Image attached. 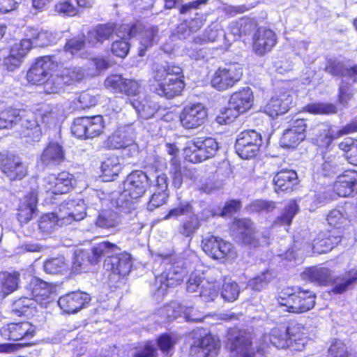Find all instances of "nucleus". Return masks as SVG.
<instances>
[{
	"label": "nucleus",
	"mask_w": 357,
	"mask_h": 357,
	"mask_svg": "<svg viewBox=\"0 0 357 357\" xmlns=\"http://www.w3.org/2000/svg\"><path fill=\"white\" fill-rule=\"evenodd\" d=\"M13 128L20 138H26L28 142H38L42 136L41 128L33 115L10 107L0 112V129Z\"/></svg>",
	"instance_id": "obj_1"
},
{
	"label": "nucleus",
	"mask_w": 357,
	"mask_h": 357,
	"mask_svg": "<svg viewBox=\"0 0 357 357\" xmlns=\"http://www.w3.org/2000/svg\"><path fill=\"white\" fill-rule=\"evenodd\" d=\"M153 74L158 84L153 91L157 95L167 99H172L181 94L185 84L182 79L181 68L173 63L167 61L155 63L153 66Z\"/></svg>",
	"instance_id": "obj_2"
},
{
	"label": "nucleus",
	"mask_w": 357,
	"mask_h": 357,
	"mask_svg": "<svg viewBox=\"0 0 357 357\" xmlns=\"http://www.w3.org/2000/svg\"><path fill=\"white\" fill-rule=\"evenodd\" d=\"M149 176L141 170L131 172L124 181L123 190L117 196L113 195L112 204L120 211L128 212L135 208L133 199L141 197L149 185Z\"/></svg>",
	"instance_id": "obj_3"
},
{
	"label": "nucleus",
	"mask_w": 357,
	"mask_h": 357,
	"mask_svg": "<svg viewBox=\"0 0 357 357\" xmlns=\"http://www.w3.org/2000/svg\"><path fill=\"white\" fill-rule=\"evenodd\" d=\"M231 233L236 243L249 248L268 244L267 236L257 230L250 218L235 219L231 226Z\"/></svg>",
	"instance_id": "obj_4"
},
{
	"label": "nucleus",
	"mask_w": 357,
	"mask_h": 357,
	"mask_svg": "<svg viewBox=\"0 0 357 357\" xmlns=\"http://www.w3.org/2000/svg\"><path fill=\"white\" fill-rule=\"evenodd\" d=\"M278 304L291 313H303L312 309L315 305V294L310 291L287 289L278 298Z\"/></svg>",
	"instance_id": "obj_5"
},
{
	"label": "nucleus",
	"mask_w": 357,
	"mask_h": 357,
	"mask_svg": "<svg viewBox=\"0 0 357 357\" xmlns=\"http://www.w3.org/2000/svg\"><path fill=\"white\" fill-rule=\"evenodd\" d=\"M301 328H303L302 324H296L290 326L273 328L268 334L264 335L260 339L259 345L257 347V354L264 356L269 353V344L282 349L290 347L293 339L290 335H295V331Z\"/></svg>",
	"instance_id": "obj_6"
},
{
	"label": "nucleus",
	"mask_w": 357,
	"mask_h": 357,
	"mask_svg": "<svg viewBox=\"0 0 357 357\" xmlns=\"http://www.w3.org/2000/svg\"><path fill=\"white\" fill-rule=\"evenodd\" d=\"M218 149V144L215 139L198 137L185 143L183 154L188 161L198 163L215 156Z\"/></svg>",
	"instance_id": "obj_7"
},
{
	"label": "nucleus",
	"mask_w": 357,
	"mask_h": 357,
	"mask_svg": "<svg viewBox=\"0 0 357 357\" xmlns=\"http://www.w3.org/2000/svg\"><path fill=\"white\" fill-rule=\"evenodd\" d=\"M226 348L232 354L231 357H257L252 347L251 335L245 331L231 328L228 331Z\"/></svg>",
	"instance_id": "obj_8"
},
{
	"label": "nucleus",
	"mask_w": 357,
	"mask_h": 357,
	"mask_svg": "<svg viewBox=\"0 0 357 357\" xmlns=\"http://www.w3.org/2000/svg\"><path fill=\"white\" fill-rule=\"evenodd\" d=\"M83 77L84 73L79 68H64L56 74L51 73L41 85L46 93H57L63 90L65 86L79 82Z\"/></svg>",
	"instance_id": "obj_9"
},
{
	"label": "nucleus",
	"mask_w": 357,
	"mask_h": 357,
	"mask_svg": "<svg viewBox=\"0 0 357 357\" xmlns=\"http://www.w3.org/2000/svg\"><path fill=\"white\" fill-rule=\"evenodd\" d=\"M62 62L59 55H47L38 58L26 73V79L33 84L41 85Z\"/></svg>",
	"instance_id": "obj_10"
},
{
	"label": "nucleus",
	"mask_w": 357,
	"mask_h": 357,
	"mask_svg": "<svg viewBox=\"0 0 357 357\" xmlns=\"http://www.w3.org/2000/svg\"><path fill=\"white\" fill-rule=\"evenodd\" d=\"M262 145L263 139L260 132L255 130H246L238 135L235 150L241 158L250 159L257 155Z\"/></svg>",
	"instance_id": "obj_11"
},
{
	"label": "nucleus",
	"mask_w": 357,
	"mask_h": 357,
	"mask_svg": "<svg viewBox=\"0 0 357 357\" xmlns=\"http://www.w3.org/2000/svg\"><path fill=\"white\" fill-rule=\"evenodd\" d=\"M3 339L10 341H24L22 347L30 346L29 341L36 335V326L29 321L12 322L0 328Z\"/></svg>",
	"instance_id": "obj_12"
},
{
	"label": "nucleus",
	"mask_w": 357,
	"mask_h": 357,
	"mask_svg": "<svg viewBox=\"0 0 357 357\" xmlns=\"http://www.w3.org/2000/svg\"><path fill=\"white\" fill-rule=\"evenodd\" d=\"M243 75V68L241 64L229 63L224 68H219L213 74L211 79V86L218 91H223L231 88Z\"/></svg>",
	"instance_id": "obj_13"
},
{
	"label": "nucleus",
	"mask_w": 357,
	"mask_h": 357,
	"mask_svg": "<svg viewBox=\"0 0 357 357\" xmlns=\"http://www.w3.org/2000/svg\"><path fill=\"white\" fill-rule=\"evenodd\" d=\"M350 128L351 126L347 124L342 129L336 130L329 125L319 123L314 128H310L312 129L310 135H314V140L317 146L327 149L334 139L350 134Z\"/></svg>",
	"instance_id": "obj_14"
},
{
	"label": "nucleus",
	"mask_w": 357,
	"mask_h": 357,
	"mask_svg": "<svg viewBox=\"0 0 357 357\" xmlns=\"http://www.w3.org/2000/svg\"><path fill=\"white\" fill-rule=\"evenodd\" d=\"M207 116V109L202 103H196L185 105L180 113L179 120L185 129H195L202 126Z\"/></svg>",
	"instance_id": "obj_15"
},
{
	"label": "nucleus",
	"mask_w": 357,
	"mask_h": 357,
	"mask_svg": "<svg viewBox=\"0 0 357 357\" xmlns=\"http://www.w3.org/2000/svg\"><path fill=\"white\" fill-rule=\"evenodd\" d=\"M130 126L119 128L106 142L107 146L110 149H123L129 151L128 155L132 156L137 153V146L134 143L133 135Z\"/></svg>",
	"instance_id": "obj_16"
},
{
	"label": "nucleus",
	"mask_w": 357,
	"mask_h": 357,
	"mask_svg": "<svg viewBox=\"0 0 357 357\" xmlns=\"http://www.w3.org/2000/svg\"><path fill=\"white\" fill-rule=\"evenodd\" d=\"M304 119H297L288 129H286L280 139V144L284 148H294L305 139L307 134L310 135L311 128Z\"/></svg>",
	"instance_id": "obj_17"
},
{
	"label": "nucleus",
	"mask_w": 357,
	"mask_h": 357,
	"mask_svg": "<svg viewBox=\"0 0 357 357\" xmlns=\"http://www.w3.org/2000/svg\"><path fill=\"white\" fill-rule=\"evenodd\" d=\"M184 274V270L178 266L167 264L165 271L155 278L156 291L164 295L167 288L174 287L183 281Z\"/></svg>",
	"instance_id": "obj_18"
},
{
	"label": "nucleus",
	"mask_w": 357,
	"mask_h": 357,
	"mask_svg": "<svg viewBox=\"0 0 357 357\" xmlns=\"http://www.w3.org/2000/svg\"><path fill=\"white\" fill-rule=\"evenodd\" d=\"M91 300V296L84 291H73L59 298L58 305L66 313H77L88 306Z\"/></svg>",
	"instance_id": "obj_19"
},
{
	"label": "nucleus",
	"mask_w": 357,
	"mask_h": 357,
	"mask_svg": "<svg viewBox=\"0 0 357 357\" xmlns=\"http://www.w3.org/2000/svg\"><path fill=\"white\" fill-rule=\"evenodd\" d=\"M104 85L106 89L113 93L125 94L128 96L137 95L139 89V84L137 81L124 78L118 74L108 76L104 82Z\"/></svg>",
	"instance_id": "obj_20"
},
{
	"label": "nucleus",
	"mask_w": 357,
	"mask_h": 357,
	"mask_svg": "<svg viewBox=\"0 0 357 357\" xmlns=\"http://www.w3.org/2000/svg\"><path fill=\"white\" fill-rule=\"evenodd\" d=\"M74 176L68 172H61L58 174H50L44 178L47 191L55 195L68 192L73 188Z\"/></svg>",
	"instance_id": "obj_21"
},
{
	"label": "nucleus",
	"mask_w": 357,
	"mask_h": 357,
	"mask_svg": "<svg viewBox=\"0 0 357 357\" xmlns=\"http://www.w3.org/2000/svg\"><path fill=\"white\" fill-rule=\"evenodd\" d=\"M66 159L65 151L58 142H51L44 149L38 161L43 168H54L60 165Z\"/></svg>",
	"instance_id": "obj_22"
},
{
	"label": "nucleus",
	"mask_w": 357,
	"mask_h": 357,
	"mask_svg": "<svg viewBox=\"0 0 357 357\" xmlns=\"http://www.w3.org/2000/svg\"><path fill=\"white\" fill-rule=\"evenodd\" d=\"M276 40V35L272 30L259 27L253 36V50L257 54L263 56L272 50Z\"/></svg>",
	"instance_id": "obj_23"
},
{
	"label": "nucleus",
	"mask_w": 357,
	"mask_h": 357,
	"mask_svg": "<svg viewBox=\"0 0 357 357\" xmlns=\"http://www.w3.org/2000/svg\"><path fill=\"white\" fill-rule=\"evenodd\" d=\"M294 98L289 93H282L272 97L264 107V112L274 118L288 112L293 106Z\"/></svg>",
	"instance_id": "obj_24"
},
{
	"label": "nucleus",
	"mask_w": 357,
	"mask_h": 357,
	"mask_svg": "<svg viewBox=\"0 0 357 357\" xmlns=\"http://www.w3.org/2000/svg\"><path fill=\"white\" fill-rule=\"evenodd\" d=\"M342 241L340 231L331 230L327 232L318 234L312 243V249L314 253L323 254L331 251Z\"/></svg>",
	"instance_id": "obj_25"
},
{
	"label": "nucleus",
	"mask_w": 357,
	"mask_h": 357,
	"mask_svg": "<svg viewBox=\"0 0 357 357\" xmlns=\"http://www.w3.org/2000/svg\"><path fill=\"white\" fill-rule=\"evenodd\" d=\"M104 267L114 274L125 276L132 268L131 256L126 252H120L116 256H112L104 261Z\"/></svg>",
	"instance_id": "obj_26"
},
{
	"label": "nucleus",
	"mask_w": 357,
	"mask_h": 357,
	"mask_svg": "<svg viewBox=\"0 0 357 357\" xmlns=\"http://www.w3.org/2000/svg\"><path fill=\"white\" fill-rule=\"evenodd\" d=\"M334 190L340 197H349L357 190V172L347 170L337 177Z\"/></svg>",
	"instance_id": "obj_27"
},
{
	"label": "nucleus",
	"mask_w": 357,
	"mask_h": 357,
	"mask_svg": "<svg viewBox=\"0 0 357 357\" xmlns=\"http://www.w3.org/2000/svg\"><path fill=\"white\" fill-rule=\"evenodd\" d=\"M333 271L327 267L312 266L301 273V278L319 286H328L333 280Z\"/></svg>",
	"instance_id": "obj_28"
},
{
	"label": "nucleus",
	"mask_w": 357,
	"mask_h": 357,
	"mask_svg": "<svg viewBox=\"0 0 357 357\" xmlns=\"http://www.w3.org/2000/svg\"><path fill=\"white\" fill-rule=\"evenodd\" d=\"M192 351L197 352L199 357H216L220 348L219 339L208 334L197 342Z\"/></svg>",
	"instance_id": "obj_29"
},
{
	"label": "nucleus",
	"mask_w": 357,
	"mask_h": 357,
	"mask_svg": "<svg viewBox=\"0 0 357 357\" xmlns=\"http://www.w3.org/2000/svg\"><path fill=\"white\" fill-rule=\"evenodd\" d=\"M97 258L93 250H79L75 252L72 262L71 271L73 273L78 274L82 272L88 271L91 265L96 264Z\"/></svg>",
	"instance_id": "obj_30"
},
{
	"label": "nucleus",
	"mask_w": 357,
	"mask_h": 357,
	"mask_svg": "<svg viewBox=\"0 0 357 357\" xmlns=\"http://www.w3.org/2000/svg\"><path fill=\"white\" fill-rule=\"evenodd\" d=\"M356 284L357 271H350L338 276L333 274V280L330 285L332 286L331 292L335 294H341L353 289Z\"/></svg>",
	"instance_id": "obj_31"
},
{
	"label": "nucleus",
	"mask_w": 357,
	"mask_h": 357,
	"mask_svg": "<svg viewBox=\"0 0 357 357\" xmlns=\"http://www.w3.org/2000/svg\"><path fill=\"white\" fill-rule=\"evenodd\" d=\"M37 202V193L34 191L24 197L19 205L17 213L18 220L21 223H27L32 219L36 211Z\"/></svg>",
	"instance_id": "obj_32"
},
{
	"label": "nucleus",
	"mask_w": 357,
	"mask_h": 357,
	"mask_svg": "<svg viewBox=\"0 0 357 357\" xmlns=\"http://www.w3.org/2000/svg\"><path fill=\"white\" fill-rule=\"evenodd\" d=\"M273 181L276 192H289L298 183V176L294 170H282L275 174Z\"/></svg>",
	"instance_id": "obj_33"
},
{
	"label": "nucleus",
	"mask_w": 357,
	"mask_h": 357,
	"mask_svg": "<svg viewBox=\"0 0 357 357\" xmlns=\"http://www.w3.org/2000/svg\"><path fill=\"white\" fill-rule=\"evenodd\" d=\"M253 103V93L250 87H245L231 94L229 105L234 106L241 114L248 111Z\"/></svg>",
	"instance_id": "obj_34"
},
{
	"label": "nucleus",
	"mask_w": 357,
	"mask_h": 357,
	"mask_svg": "<svg viewBox=\"0 0 357 357\" xmlns=\"http://www.w3.org/2000/svg\"><path fill=\"white\" fill-rule=\"evenodd\" d=\"M74 206V202L70 201L66 203H62L58 208V210L53 212L55 218L59 223L61 227L67 225L72 222L73 220L79 221L82 220L85 215V212H80L75 213L70 208Z\"/></svg>",
	"instance_id": "obj_35"
},
{
	"label": "nucleus",
	"mask_w": 357,
	"mask_h": 357,
	"mask_svg": "<svg viewBox=\"0 0 357 357\" xmlns=\"http://www.w3.org/2000/svg\"><path fill=\"white\" fill-rule=\"evenodd\" d=\"M115 29L116 26L112 23L98 24L87 33L86 40L93 46L97 43L102 44L110 38Z\"/></svg>",
	"instance_id": "obj_36"
},
{
	"label": "nucleus",
	"mask_w": 357,
	"mask_h": 357,
	"mask_svg": "<svg viewBox=\"0 0 357 357\" xmlns=\"http://www.w3.org/2000/svg\"><path fill=\"white\" fill-rule=\"evenodd\" d=\"M323 160L320 174L324 176H333L343 169L342 167L343 159L338 154L326 152L323 155Z\"/></svg>",
	"instance_id": "obj_37"
},
{
	"label": "nucleus",
	"mask_w": 357,
	"mask_h": 357,
	"mask_svg": "<svg viewBox=\"0 0 357 357\" xmlns=\"http://www.w3.org/2000/svg\"><path fill=\"white\" fill-rule=\"evenodd\" d=\"M130 103L138 115L144 119L153 117L158 109V105L147 98H144L142 100L133 99Z\"/></svg>",
	"instance_id": "obj_38"
},
{
	"label": "nucleus",
	"mask_w": 357,
	"mask_h": 357,
	"mask_svg": "<svg viewBox=\"0 0 357 357\" xmlns=\"http://www.w3.org/2000/svg\"><path fill=\"white\" fill-rule=\"evenodd\" d=\"M20 274L3 272L0 273V299L14 292L18 288Z\"/></svg>",
	"instance_id": "obj_39"
},
{
	"label": "nucleus",
	"mask_w": 357,
	"mask_h": 357,
	"mask_svg": "<svg viewBox=\"0 0 357 357\" xmlns=\"http://www.w3.org/2000/svg\"><path fill=\"white\" fill-rule=\"evenodd\" d=\"M112 210H105L99 213L96 221V225L103 229H110L116 227L121 221V217L123 213Z\"/></svg>",
	"instance_id": "obj_40"
},
{
	"label": "nucleus",
	"mask_w": 357,
	"mask_h": 357,
	"mask_svg": "<svg viewBox=\"0 0 357 357\" xmlns=\"http://www.w3.org/2000/svg\"><path fill=\"white\" fill-rule=\"evenodd\" d=\"M45 272L50 275H64L69 270V264L63 256L47 259L43 264Z\"/></svg>",
	"instance_id": "obj_41"
},
{
	"label": "nucleus",
	"mask_w": 357,
	"mask_h": 357,
	"mask_svg": "<svg viewBox=\"0 0 357 357\" xmlns=\"http://www.w3.org/2000/svg\"><path fill=\"white\" fill-rule=\"evenodd\" d=\"M121 168L119 158L116 156L107 158L102 162L100 167L102 176L106 181L114 180L115 177L120 173Z\"/></svg>",
	"instance_id": "obj_42"
},
{
	"label": "nucleus",
	"mask_w": 357,
	"mask_h": 357,
	"mask_svg": "<svg viewBox=\"0 0 357 357\" xmlns=\"http://www.w3.org/2000/svg\"><path fill=\"white\" fill-rule=\"evenodd\" d=\"M93 250L95 256L97 258V263L100 261L102 257L109 259L112 256H116L120 252L121 249L114 243L109 241L100 242L93 247Z\"/></svg>",
	"instance_id": "obj_43"
},
{
	"label": "nucleus",
	"mask_w": 357,
	"mask_h": 357,
	"mask_svg": "<svg viewBox=\"0 0 357 357\" xmlns=\"http://www.w3.org/2000/svg\"><path fill=\"white\" fill-rule=\"evenodd\" d=\"M30 289L32 296L31 298L36 301V306L38 303L42 304L43 301L49 298L50 290L45 282L34 279L30 283Z\"/></svg>",
	"instance_id": "obj_44"
},
{
	"label": "nucleus",
	"mask_w": 357,
	"mask_h": 357,
	"mask_svg": "<svg viewBox=\"0 0 357 357\" xmlns=\"http://www.w3.org/2000/svg\"><path fill=\"white\" fill-rule=\"evenodd\" d=\"M191 308H184L177 302H171L169 305L166 307V313L169 319H176L181 316V313L184 314L185 319L188 321L200 322L202 318L194 317L190 314V311Z\"/></svg>",
	"instance_id": "obj_45"
},
{
	"label": "nucleus",
	"mask_w": 357,
	"mask_h": 357,
	"mask_svg": "<svg viewBox=\"0 0 357 357\" xmlns=\"http://www.w3.org/2000/svg\"><path fill=\"white\" fill-rule=\"evenodd\" d=\"M200 222L197 215L193 211L183 219L178 228V233L185 237H191L199 228Z\"/></svg>",
	"instance_id": "obj_46"
},
{
	"label": "nucleus",
	"mask_w": 357,
	"mask_h": 357,
	"mask_svg": "<svg viewBox=\"0 0 357 357\" xmlns=\"http://www.w3.org/2000/svg\"><path fill=\"white\" fill-rule=\"evenodd\" d=\"M158 40V26H151L146 29L139 42V56L145 55L146 51L151 47L154 43Z\"/></svg>",
	"instance_id": "obj_47"
},
{
	"label": "nucleus",
	"mask_w": 357,
	"mask_h": 357,
	"mask_svg": "<svg viewBox=\"0 0 357 357\" xmlns=\"http://www.w3.org/2000/svg\"><path fill=\"white\" fill-rule=\"evenodd\" d=\"M36 308V301L27 296L20 298L15 301L10 307L13 315L20 317L26 315L29 309Z\"/></svg>",
	"instance_id": "obj_48"
},
{
	"label": "nucleus",
	"mask_w": 357,
	"mask_h": 357,
	"mask_svg": "<svg viewBox=\"0 0 357 357\" xmlns=\"http://www.w3.org/2000/svg\"><path fill=\"white\" fill-rule=\"evenodd\" d=\"M299 210L297 203L291 200L282 209L280 215L278 216L275 223L280 225L289 226L292 220Z\"/></svg>",
	"instance_id": "obj_49"
},
{
	"label": "nucleus",
	"mask_w": 357,
	"mask_h": 357,
	"mask_svg": "<svg viewBox=\"0 0 357 357\" xmlns=\"http://www.w3.org/2000/svg\"><path fill=\"white\" fill-rule=\"evenodd\" d=\"M61 222H58L54 213L43 215L38 221V227L39 230L45 235L50 234L61 227Z\"/></svg>",
	"instance_id": "obj_50"
},
{
	"label": "nucleus",
	"mask_w": 357,
	"mask_h": 357,
	"mask_svg": "<svg viewBox=\"0 0 357 357\" xmlns=\"http://www.w3.org/2000/svg\"><path fill=\"white\" fill-rule=\"evenodd\" d=\"M171 162L172 165L171 169L172 184L176 188H180L183 184L184 177L188 176L191 172L187 169L182 170L179 161L175 158H172Z\"/></svg>",
	"instance_id": "obj_51"
},
{
	"label": "nucleus",
	"mask_w": 357,
	"mask_h": 357,
	"mask_svg": "<svg viewBox=\"0 0 357 357\" xmlns=\"http://www.w3.org/2000/svg\"><path fill=\"white\" fill-rule=\"evenodd\" d=\"M274 275L271 271L266 269L259 275L250 280L248 286L253 290L261 291L273 279Z\"/></svg>",
	"instance_id": "obj_52"
},
{
	"label": "nucleus",
	"mask_w": 357,
	"mask_h": 357,
	"mask_svg": "<svg viewBox=\"0 0 357 357\" xmlns=\"http://www.w3.org/2000/svg\"><path fill=\"white\" fill-rule=\"evenodd\" d=\"M87 138L99 136L105 128L103 117L100 115L88 116Z\"/></svg>",
	"instance_id": "obj_53"
},
{
	"label": "nucleus",
	"mask_w": 357,
	"mask_h": 357,
	"mask_svg": "<svg viewBox=\"0 0 357 357\" xmlns=\"http://www.w3.org/2000/svg\"><path fill=\"white\" fill-rule=\"evenodd\" d=\"M222 241V239L213 236L205 237L202 241V249L208 256L217 259L220 255L218 250Z\"/></svg>",
	"instance_id": "obj_54"
},
{
	"label": "nucleus",
	"mask_w": 357,
	"mask_h": 357,
	"mask_svg": "<svg viewBox=\"0 0 357 357\" xmlns=\"http://www.w3.org/2000/svg\"><path fill=\"white\" fill-rule=\"evenodd\" d=\"M305 110L313 114H333L337 112V107L329 102H315L308 104L305 107Z\"/></svg>",
	"instance_id": "obj_55"
},
{
	"label": "nucleus",
	"mask_w": 357,
	"mask_h": 357,
	"mask_svg": "<svg viewBox=\"0 0 357 357\" xmlns=\"http://www.w3.org/2000/svg\"><path fill=\"white\" fill-rule=\"evenodd\" d=\"M193 207L188 202H181L175 207L171 208L164 217V220L172 218L177 220L181 216H188L193 212Z\"/></svg>",
	"instance_id": "obj_56"
},
{
	"label": "nucleus",
	"mask_w": 357,
	"mask_h": 357,
	"mask_svg": "<svg viewBox=\"0 0 357 357\" xmlns=\"http://www.w3.org/2000/svg\"><path fill=\"white\" fill-rule=\"evenodd\" d=\"M241 113L234 107L227 105L220 110L219 114L216 117V121L219 124L226 125L231 123Z\"/></svg>",
	"instance_id": "obj_57"
},
{
	"label": "nucleus",
	"mask_w": 357,
	"mask_h": 357,
	"mask_svg": "<svg viewBox=\"0 0 357 357\" xmlns=\"http://www.w3.org/2000/svg\"><path fill=\"white\" fill-rule=\"evenodd\" d=\"M130 355V357H156L157 350L152 342H146L132 349Z\"/></svg>",
	"instance_id": "obj_58"
},
{
	"label": "nucleus",
	"mask_w": 357,
	"mask_h": 357,
	"mask_svg": "<svg viewBox=\"0 0 357 357\" xmlns=\"http://www.w3.org/2000/svg\"><path fill=\"white\" fill-rule=\"evenodd\" d=\"M328 353V357H357L356 353L349 352L346 345L338 340L332 342Z\"/></svg>",
	"instance_id": "obj_59"
},
{
	"label": "nucleus",
	"mask_w": 357,
	"mask_h": 357,
	"mask_svg": "<svg viewBox=\"0 0 357 357\" xmlns=\"http://www.w3.org/2000/svg\"><path fill=\"white\" fill-rule=\"evenodd\" d=\"M247 208L250 213H267L275 208V203L273 201L257 199L250 203Z\"/></svg>",
	"instance_id": "obj_60"
},
{
	"label": "nucleus",
	"mask_w": 357,
	"mask_h": 357,
	"mask_svg": "<svg viewBox=\"0 0 357 357\" xmlns=\"http://www.w3.org/2000/svg\"><path fill=\"white\" fill-rule=\"evenodd\" d=\"M88 116L75 118L71 126L72 134L79 139H86Z\"/></svg>",
	"instance_id": "obj_61"
},
{
	"label": "nucleus",
	"mask_w": 357,
	"mask_h": 357,
	"mask_svg": "<svg viewBox=\"0 0 357 357\" xmlns=\"http://www.w3.org/2000/svg\"><path fill=\"white\" fill-rule=\"evenodd\" d=\"M223 34V31L218 24L211 25L204 30L202 37L196 38L195 40L196 43L215 42Z\"/></svg>",
	"instance_id": "obj_62"
},
{
	"label": "nucleus",
	"mask_w": 357,
	"mask_h": 357,
	"mask_svg": "<svg viewBox=\"0 0 357 357\" xmlns=\"http://www.w3.org/2000/svg\"><path fill=\"white\" fill-rule=\"evenodd\" d=\"M23 58L16 48H11L9 54L3 59V66L8 71L13 72L20 66Z\"/></svg>",
	"instance_id": "obj_63"
},
{
	"label": "nucleus",
	"mask_w": 357,
	"mask_h": 357,
	"mask_svg": "<svg viewBox=\"0 0 357 357\" xmlns=\"http://www.w3.org/2000/svg\"><path fill=\"white\" fill-rule=\"evenodd\" d=\"M240 289L236 282H225L221 291V296L228 302L236 301L239 295Z\"/></svg>",
	"instance_id": "obj_64"
}]
</instances>
